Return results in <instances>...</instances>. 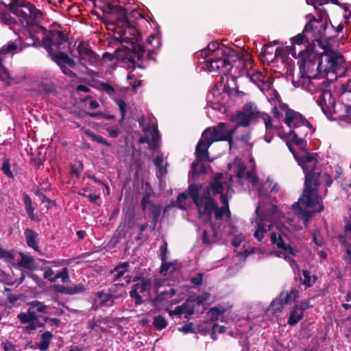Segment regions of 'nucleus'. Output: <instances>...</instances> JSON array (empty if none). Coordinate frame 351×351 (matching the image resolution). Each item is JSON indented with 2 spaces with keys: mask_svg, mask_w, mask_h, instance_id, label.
Returning a JSON list of instances; mask_svg holds the SVG:
<instances>
[{
  "mask_svg": "<svg viewBox=\"0 0 351 351\" xmlns=\"http://www.w3.org/2000/svg\"><path fill=\"white\" fill-rule=\"evenodd\" d=\"M29 305L32 306L37 313L51 314L53 313L52 308L49 306L45 305L40 301H33Z\"/></svg>",
  "mask_w": 351,
  "mask_h": 351,
  "instance_id": "nucleus-26",
  "label": "nucleus"
},
{
  "mask_svg": "<svg viewBox=\"0 0 351 351\" xmlns=\"http://www.w3.org/2000/svg\"><path fill=\"white\" fill-rule=\"evenodd\" d=\"M0 258H4L6 261H10L12 260L14 256L11 252H7L2 248H0Z\"/></svg>",
  "mask_w": 351,
  "mask_h": 351,
  "instance_id": "nucleus-48",
  "label": "nucleus"
},
{
  "mask_svg": "<svg viewBox=\"0 0 351 351\" xmlns=\"http://www.w3.org/2000/svg\"><path fill=\"white\" fill-rule=\"evenodd\" d=\"M229 169H233L236 172L239 178H243L246 177L249 182L252 184V187L250 191H254V189H258V182L256 180L255 176L252 171L245 172V166L240 159H235L232 164H228Z\"/></svg>",
  "mask_w": 351,
  "mask_h": 351,
  "instance_id": "nucleus-13",
  "label": "nucleus"
},
{
  "mask_svg": "<svg viewBox=\"0 0 351 351\" xmlns=\"http://www.w3.org/2000/svg\"><path fill=\"white\" fill-rule=\"evenodd\" d=\"M188 202H189L188 195L186 193H180L177 198V206L181 209H186Z\"/></svg>",
  "mask_w": 351,
  "mask_h": 351,
  "instance_id": "nucleus-38",
  "label": "nucleus"
},
{
  "mask_svg": "<svg viewBox=\"0 0 351 351\" xmlns=\"http://www.w3.org/2000/svg\"><path fill=\"white\" fill-rule=\"evenodd\" d=\"M153 325L156 329L161 330L167 327V322L164 317L158 315L154 318Z\"/></svg>",
  "mask_w": 351,
  "mask_h": 351,
  "instance_id": "nucleus-37",
  "label": "nucleus"
},
{
  "mask_svg": "<svg viewBox=\"0 0 351 351\" xmlns=\"http://www.w3.org/2000/svg\"><path fill=\"white\" fill-rule=\"evenodd\" d=\"M167 244L165 241H164L163 244L160 247V257L162 261H165L167 259Z\"/></svg>",
  "mask_w": 351,
  "mask_h": 351,
  "instance_id": "nucleus-51",
  "label": "nucleus"
},
{
  "mask_svg": "<svg viewBox=\"0 0 351 351\" xmlns=\"http://www.w3.org/2000/svg\"><path fill=\"white\" fill-rule=\"evenodd\" d=\"M346 230L351 232V216L349 217V219L346 218Z\"/></svg>",
  "mask_w": 351,
  "mask_h": 351,
  "instance_id": "nucleus-61",
  "label": "nucleus"
},
{
  "mask_svg": "<svg viewBox=\"0 0 351 351\" xmlns=\"http://www.w3.org/2000/svg\"><path fill=\"white\" fill-rule=\"evenodd\" d=\"M87 134L89 135L90 137L92 138V139L99 143H101V144H104V145H106L107 146H110V143H108L103 137L100 136H97L95 134H94L93 132H88Z\"/></svg>",
  "mask_w": 351,
  "mask_h": 351,
  "instance_id": "nucleus-43",
  "label": "nucleus"
},
{
  "mask_svg": "<svg viewBox=\"0 0 351 351\" xmlns=\"http://www.w3.org/2000/svg\"><path fill=\"white\" fill-rule=\"evenodd\" d=\"M99 103L96 100H90L89 102V108L92 110H95L99 107Z\"/></svg>",
  "mask_w": 351,
  "mask_h": 351,
  "instance_id": "nucleus-57",
  "label": "nucleus"
},
{
  "mask_svg": "<svg viewBox=\"0 0 351 351\" xmlns=\"http://www.w3.org/2000/svg\"><path fill=\"white\" fill-rule=\"evenodd\" d=\"M194 308L193 306H190L189 305L184 304L182 306H177L173 313L183 315L184 318H189V317L193 313Z\"/></svg>",
  "mask_w": 351,
  "mask_h": 351,
  "instance_id": "nucleus-27",
  "label": "nucleus"
},
{
  "mask_svg": "<svg viewBox=\"0 0 351 351\" xmlns=\"http://www.w3.org/2000/svg\"><path fill=\"white\" fill-rule=\"evenodd\" d=\"M52 337L53 335L51 332L49 331H46L44 333H43L40 341L38 345V348L41 351H47L48 350L49 345Z\"/></svg>",
  "mask_w": 351,
  "mask_h": 351,
  "instance_id": "nucleus-30",
  "label": "nucleus"
},
{
  "mask_svg": "<svg viewBox=\"0 0 351 351\" xmlns=\"http://www.w3.org/2000/svg\"><path fill=\"white\" fill-rule=\"evenodd\" d=\"M23 199L25 207L32 205V200L28 195H25Z\"/></svg>",
  "mask_w": 351,
  "mask_h": 351,
  "instance_id": "nucleus-63",
  "label": "nucleus"
},
{
  "mask_svg": "<svg viewBox=\"0 0 351 351\" xmlns=\"http://www.w3.org/2000/svg\"><path fill=\"white\" fill-rule=\"evenodd\" d=\"M234 130L235 128L230 129L224 123H220L217 127L208 128L204 132L196 146V160L192 163L191 166V176L193 178L205 172V167L201 164V161L213 160L208 157V149L210 145L214 141H230Z\"/></svg>",
  "mask_w": 351,
  "mask_h": 351,
  "instance_id": "nucleus-8",
  "label": "nucleus"
},
{
  "mask_svg": "<svg viewBox=\"0 0 351 351\" xmlns=\"http://www.w3.org/2000/svg\"><path fill=\"white\" fill-rule=\"evenodd\" d=\"M27 213L31 219H34V208L32 205L25 207Z\"/></svg>",
  "mask_w": 351,
  "mask_h": 351,
  "instance_id": "nucleus-56",
  "label": "nucleus"
},
{
  "mask_svg": "<svg viewBox=\"0 0 351 351\" xmlns=\"http://www.w3.org/2000/svg\"><path fill=\"white\" fill-rule=\"evenodd\" d=\"M285 122L292 130L287 133L278 132V136L285 140L289 150L293 154L300 166L303 169L304 173H306V189L303 198H302L300 202V204L308 202L310 199L309 198L311 197V195H313L314 201L315 202H314V204H311V206H313L312 208H313L314 210H319L322 209V207L317 200H316V191L311 193V191H310L313 177L308 171V169L317 165V154H311L305 150H302L301 153L297 154L293 147V145L298 146L300 148L302 147L303 139L308 134H311L313 132V127L301 114L293 110H287L285 112ZM308 208H309L310 207Z\"/></svg>",
  "mask_w": 351,
  "mask_h": 351,
  "instance_id": "nucleus-5",
  "label": "nucleus"
},
{
  "mask_svg": "<svg viewBox=\"0 0 351 351\" xmlns=\"http://www.w3.org/2000/svg\"><path fill=\"white\" fill-rule=\"evenodd\" d=\"M346 260L348 263L351 265V245H349L346 249Z\"/></svg>",
  "mask_w": 351,
  "mask_h": 351,
  "instance_id": "nucleus-58",
  "label": "nucleus"
},
{
  "mask_svg": "<svg viewBox=\"0 0 351 351\" xmlns=\"http://www.w3.org/2000/svg\"><path fill=\"white\" fill-rule=\"evenodd\" d=\"M136 282L132 287L130 295L135 300V304L139 305L143 302V297L145 296L152 289V282L148 278L135 277Z\"/></svg>",
  "mask_w": 351,
  "mask_h": 351,
  "instance_id": "nucleus-12",
  "label": "nucleus"
},
{
  "mask_svg": "<svg viewBox=\"0 0 351 351\" xmlns=\"http://www.w3.org/2000/svg\"><path fill=\"white\" fill-rule=\"evenodd\" d=\"M116 103L119 108L122 117H123V116L125 113V111H126V104L125 103L124 101H123L121 99L116 100Z\"/></svg>",
  "mask_w": 351,
  "mask_h": 351,
  "instance_id": "nucleus-53",
  "label": "nucleus"
},
{
  "mask_svg": "<svg viewBox=\"0 0 351 351\" xmlns=\"http://www.w3.org/2000/svg\"><path fill=\"white\" fill-rule=\"evenodd\" d=\"M178 330L180 332H182L183 333H189V332H193V323H188L182 326V327H179L178 328Z\"/></svg>",
  "mask_w": 351,
  "mask_h": 351,
  "instance_id": "nucleus-45",
  "label": "nucleus"
},
{
  "mask_svg": "<svg viewBox=\"0 0 351 351\" xmlns=\"http://www.w3.org/2000/svg\"><path fill=\"white\" fill-rule=\"evenodd\" d=\"M145 141L150 143L152 146L153 144H156L160 138L158 131L154 124L148 125L145 129ZM142 142H144L142 140Z\"/></svg>",
  "mask_w": 351,
  "mask_h": 351,
  "instance_id": "nucleus-19",
  "label": "nucleus"
},
{
  "mask_svg": "<svg viewBox=\"0 0 351 351\" xmlns=\"http://www.w3.org/2000/svg\"><path fill=\"white\" fill-rule=\"evenodd\" d=\"M253 105L251 104L245 106V112H241L237 117V123L239 126L246 127L249 125L251 119L254 116L255 112L252 110Z\"/></svg>",
  "mask_w": 351,
  "mask_h": 351,
  "instance_id": "nucleus-18",
  "label": "nucleus"
},
{
  "mask_svg": "<svg viewBox=\"0 0 351 351\" xmlns=\"http://www.w3.org/2000/svg\"><path fill=\"white\" fill-rule=\"evenodd\" d=\"M28 315L27 313H21L17 317L22 323L29 324L25 326V330L28 332H31L35 330L38 327L39 324H36V323L34 322V321Z\"/></svg>",
  "mask_w": 351,
  "mask_h": 351,
  "instance_id": "nucleus-22",
  "label": "nucleus"
},
{
  "mask_svg": "<svg viewBox=\"0 0 351 351\" xmlns=\"http://www.w3.org/2000/svg\"><path fill=\"white\" fill-rule=\"evenodd\" d=\"M26 241L28 246L32 247L34 250L38 251V247L36 243V234L32 230L27 229L25 232Z\"/></svg>",
  "mask_w": 351,
  "mask_h": 351,
  "instance_id": "nucleus-31",
  "label": "nucleus"
},
{
  "mask_svg": "<svg viewBox=\"0 0 351 351\" xmlns=\"http://www.w3.org/2000/svg\"><path fill=\"white\" fill-rule=\"evenodd\" d=\"M44 278L52 282L56 281V274H55L53 270L49 267H45L44 269Z\"/></svg>",
  "mask_w": 351,
  "mask_h": 351,
  "instance_id": "nucleus-41",
  "label": "nucleus"
},
{
  "mask_svg": "<svg viewBox=\"0 0 351 351\" xmlns=\"http://www.w3.org/2000/svg\"><path fill=\"white\" fill-rule=\"evenodd\" d=\"M141 206H142L143 210H152L154 220H156L158 219V217H159L160 213V208L159 206H158L155 204H153L149 201V197L148 195L143 197V198L141 201Z\"/></svg>",
  "mask_w": 351,
  "mask_h": 351,
  "instance_id": "nucleus-21",
  "label": "nucleus"
},
{
  "mask_svg": "<svg viewBox=\"0 0 351 351\" xmlns=\"http://www.w3.org/2000/svg\"><path fill=\"white\" fill-rule=\"evenodd\" d=\"M271 122L272 119L271 117H267V119H265V126L266 131L265 140L267 143L271 142L274 133L277 130V129L275 127H274Z\"/></svg>",
  "mask_w": 351,
  "mask_h": 351,
  "instance_id": "nucleus-24",
  "label": "nucleus"
},
{
  "mask_svg": "<svg viewBox=\"0 0 351 351\" xmlns=\"http://www.w3.org/2000/svg\"><path fill=\"white\" fill-rule=\"evenodd\" d=\"M95 302L99 303L101 305H112L113 303L112 296L103 291H98Z\"/></svg>",
  "mask_w": 351,
  "mask_h": 351,
  "instance_id": "nucleus-29",
  "label": "nucleus"
},
{
  "mask_svg": "<svg viewBox=\"0 0 351 351\" xmlns=\"http://www.w3.org/2000/svg\"><path fill=\"white\" fill-rule=\"evenodd\" d=\"M86 288L82 285L79 284L72 287H60L58 291L65 294L73 295L84 292Z\"/></svg>",
  "mask_w": 351,
  "mask_h": 351,
  "instance_id": "nucleus-28",
  "label": "nucleus"
},
{
  "mask_svg": "<svg viewBox=\"0 0 351 351\" xmlns=\"http://www.w3.org/2000/svg\"><path fill=\"white\" fill-rule=\"evenodd\" d=\"M329 83L327 82L326 86H317V90L313 92H320V95L317 99V104L321 107L323 113L329 120L333 119V114L335 113V99L330 90L328 89Z\"/></svg>",
  "mask_w": 351,
  "mask_h": 351,
  "instance_id": "nucleus-11",
  "label": "nucleus"
},
{
  "mask_svg": "<svg viewBox=\"0 0 351 351\" xmlns=\"http://www.w3.org/2000/svg\"><path fill=\"white\" fill-rule=\"evenodd\" d=\"M231 179L225 180L222 173L215 175L213 182L204 189L201 184H191L188 193L198 210L199 217L204 223L210 222L203 230L202 242L210 245L221 237V223L227 222L230 216L228 200L233 190Z\"/></svg>",
  "mask_w": 351,
  "mask_h": 351,
  "instance_id": "nucleus-3",
  "label": "nucleus"
},
{
  "mask_svg": "<svg viewBox=\"0 0 351 351\" xmlns=\"http://www.w3.org/2000/svg\"><path fill=\"white\" fill-rule=\"evenodd\" d=\"M244 241V237L241 234L234 236L232 239V245L234 247H237Z\"/></svg>",
  "mask_w": 351,
  "mask_h": 351,
  "instance_id": "nucleus-44",
  "label": "nucleus"
},
{
  "mask_svg": "<svg viewBox=\"0 0 351 351\" xmlns=\"http://www.w3.org/2000/svg\"><path fill=\"white\" fill-rule=\"evenodd\" d=\"M104 89L109 95H112L114 93V88L109 84H104Z\"/></svg>",
  "mask_w": 351,
  "mask_h": 351,
  "instance_id": "nucleus-59",
  "label": "nucleus"
},
{
  "mask_svg": "<svg viewBox=\"0 0 351 351\" xmlns=\"http://www.w3.org/2000/svg\"><path fill=\"white\" fill-rule=\"evenodd\" d=\"M199 56L205 59L203 68L208 72H215L222 75H227L232 69L230 62L233 58L237 57L240 64H243L242 74H245L250 80L255 84L261 91H267L268 95L272 90L269 89V83L265 81V76L262 73L250 70L252 68L251 58L248 52L240 51L236 53L233 49L227 48L217 42L210 43L206 49L201 51Z\"/></svg>",
  "mask_w": 351,
  "mask_h": 351,
  "instance_id": "nucleus-6",
  "label": "nucleus"
},
{
  "mask_svg": "<svg viewBox=\"0 0 351 351\" xmlns=\"http://www.w3.org/2000/svg\"><path fill=\"white\" fill-rule=\"evenodd\" d=\"M147 44L152 46L154 49L160 48L161 45V40L158 34L150 35L147 39Z\"/></svg>",
  "mask_w": 351,
  "mask_h": 351,
  "instance_id": "nucleus-35",
  "label": "nucleus"
},
{
  "mask_svg": "<svg viewBox=\"0 0 351 351\" xmlns=\"http://www.w3.org/2000/svg\"><path fill=\"white\" fill-rule=\"evenodd\" d=\"M317 254L319 256L320 258L326 259L328 256V250H322L321 251L318 252Z\"/></svg>",
  "mask_w": 351,
  "mask_h": 351,
  "instance_id": "nucleus-60",
  "label": "nucleus"
},
{
  "mask_svg": "<svg viewBox=\"0 0 351 351\" xmlns=\"http://www.w3.org/2000/svg\"><path fill=\"white\" fill-rule=\"evenodd\" d=\"M309 306V302L307 300L302 301L300 304H295L293 310L290 312L288 324L293 326L298 323L302 319L304 312L307 310Z\"/></svg>",
  "mask_w": 351,
  "mask_h": 351,
  "instance_id": "nucleus-16",
  "label": "nucleus"
},
{
  "mask_svg": "<svg viewBox=\"0 0 351 351\" xmlns=\"http://www.w3.org/2000/svg\"><path fill=\"white\" fill-rule=\"evenodd\" d=\"M319 232L318 231H315L313 233V241L317 246L321 247L323 245L324 242L322 239H319Z\"/></svg>",
  "mask_w": 351,
  "mask_h": 351,
  "instance_id": "nucleus-49",
  "label": "nucleus"
},
{
  "mask_svg": "<svg viewBox=\"0 0 351 351\" xmlns=\"http://www.w3.org/2000/svg\"><path fill=\"white\" fill-rule=\"evenodd\" d=\"M210 294L208 293H204L201 295L197 297L196 301L199 304H207L209 298H210Z\"/></svg>",
  "mask_w": 351,
  "mask_h": 351,
  "instance_id": "nucleus-46",
  "label": "nucleus"
},
{
  "mask_svg": "<svg viewBox=\"0 0 351 351\" xmlns=\"http://www.w3.org/2000/svg\"><path fill=\"white\" fill-rule=\"evenodd\" d=\"M302 60L299 62L300 76L292 78L295 87H301L313 94L317 86H326L327 80L322 77L329 72L336 73L344 68V59L337 50H335L329 43L320 48L300 51Z\"/></svg>",
  "mask_w": 351,
  "mask_h": 351,
  "instance_id": "nucleus-4",
  "label": "nucleus"
},
{
  "mask_svg": "<svg viewBox=\"0 0 351 351\" xmlns=\"http://www.w3.org/2000/svg\"><path fill=\"white\" fill-rule=\"evenodd\" d=\"M220 84H216L207 95V106L223 114L226 111L225 103L229 97L230 88L223 83L224 77H220Z\"/></svg>",
  "mask_w": 351,
  "mask_h": 351,
  "instance_id": "nucleus-10",
  "label": "nucleus"
},
{
  "mask_svg": "<svg viewBox=\"0 0 351 351\" xmlns=\"http://www.w3.org/2000/svg\"><path fill=\"white\" fill-rule=\"evenodd\" d=\"M127 10H119V16L109 21L106 23L107 29L114 32L113 38L121 43L128 44L130 47H126L123 51L117 49L112 54L106 52L103 54V58L112 60L117 59L118 61L125 62L128 60L132 66L145 67L138 64V61H145L152 59L150 49L145 50L144 47L138 42L141 36L136 27L129 22L127 16Z\"/></svg>",
  "mask_w": 351,
  "mask_h": 351,
  "instance_id": "nucleus-7",
  "label": "nucleus"
},
{
  "mask_svg": "<svg viewBox=\"0 0 351 351\" xmlns=\"http://www.w3.org/2000/svg\"><path fill=\"white\" fill-rule=\"evenodd\" d=\"M21 258L18 261L19 266L23 267L29 270L33 269L34 267V260L32 257L20 254Z\"/></svg>",
  "mask_w": 351,
  "mask_h": 351,
  "instance_id": "nucleus-32",
  "label": "nucleus"
},
{
  "mask_svg": "<svg viewBox=\"0 0 351 351\" xmlns=\"http://www.w3.org/2000/svg\"><path fill=\"white\" fill-rule=\"evenodd\" d=\"M327 27V19L325 15L322 16L318 20L311 19L305 25L303 34H299L291 38L292 45H300L305 42H311L313 45V49L315 45L318 49L326 45L328 43L324 38Z\"/></svg>",
  "mask_w": 351,
  "mask_h": 351,
  "instance_id": "nucleus-9",
  "label": "nucleus"
},
{
  "mask_svg": "<svg viewBox=\"0 0 351 351\" xmlns=\"http://www.w3.org/2000/svg\"><path fill=\"white\" fill-rule=\"evenodd\" d=\"M77 51L82 64H85L88 62L90 65H95L98 62V56L87 44L80 43L77 47Z\"/></svg>",
  "mask_w": 351,
  "mask_h": 351,
  "instance_id": "nucleus-14",
  "label": "nucleus"
},
{
  "mask_svg": "<svg viewBox=\"0 0 351 351\" xmlns=\"http://www.w3.org/2000/svg\"><path fill=\"white\" fill-rule=\"evenodd\" d=\"M128 263H122L119 264L112 271L114 281H118L122 278L123 280V282L117 284V285L123 287L131 282V277L128 272Z\"/></svg>",
  "mask_w": 351,
  "mask_h": 351,
  "instance_id": "nucleus-15",
  "label": "nucleus"
},
{
  "mask_svg": "<svg viewBox=\"0 0 351 351\" xmlns=\"http://www.w3.org/2000/svg\"><path fill=\"white\" fill-rule=\"evenodd\" d=\"M202 281V274H198L196 276L193 277L192 279H191V282L195 285H200L201 282Z\"/></svg>",
  "mask_w": 351,
  "mask_h": 351,
  "instance_id": "nucleus-55",
  "label": "nucleus"
},
{
  "mask_svg": "<svg viewBox=\"0 0 351 351\" xmlns=\"http://www.w3.org/2000/svg\"><path fill=\"white\" fill-rule=\"evenodd\" d=\"M153 161L157 169L156 176L159 179H160L167 173V162L159 151L156 152V155L154 156Z\"/></svg>",
  "mask_w": 351,
  "mask_h": 351,
  "instance_id": "nucleus-17",
  "label": "nucleus"
},
{
  "mask_svg": "<svg viewBox=\"0 0 351 351\" xmlns=\"http://www.w3.org/2000/svg\"><path fill=\"white\" fill-rule=\"evenodd\" d=\"M342 174V170L340 167H336V169H335V175L334 176V178L335 179H338L339 178L341 177Z\"/></svg>",
  "mask_w": 351,
  "mask_h": 351,
  "instance_id": "nucleus-62",
  "label": "nucleus"
},
{
  "mask_svg": "<svg viewBox=\"0 0 351 351\" xmlns=\"http://www.w3.org/2000/svg\"><path fill=\"white\" fill-rule=\"evenodd\" d=\"M286 305L284 300L282 299L281 295H280L278 298L274 300L270 304L267 312L271 313H276L280 312L283 307Z\"/></svg>",
  "mask_w": 351,
  "mask_h": 351,
  "instance_id": "nucleus-25",
  "label": "nucleus"
},
{
  "mask_svg": "<svg viewBox=\"0 0 351 351\" xmlns=\"http://www.w3.org/2000/svg\"><path fill=\"white\" fill-rule=\"evenodd\" d=\"M107 132L110 137L115 138L119 134V129L118 127H108Z\"/></svg>",
  "mask_w": 351,
  "mask_h": 351,
  "instance_id": "nucleus-50",
  "label": "nucleus"
},
{
  "mask_svg": "<svg viewBox=\"0 0 351 351\" xmlns=\"http://www.w3.org/2000/svg\"><path fill=\"white\" fill-rule=\"evenodd\" d=\"M4 351H16V346L11 342L3 343Z\"/></svg>",
  "mask_w": 351,
  "mask_h": 351,
  "instance_id": "nucleus-54",
  "label": "nucleus"
},
{
  "mask_svg": "<svg viewBox=\"0 0 351 351\" xmlns=\"http://www.w3.org/2000/svg\"><path fill=\"white\" fill-rule=\"evenodd\" d=\"M41 12L33 4L25 0H11L8 5L0 0V21L11 27L13 31L19 34L21 45L9 42L0 49V79L10 78L8 71L3 66L7 56L14 51H21L22 45L27 46H40V37L43 38V45L48 53L61 68L62 72L69 76H74L72 69L75 66L74 60L64 51L69 49L68 38L58 31L46 33L45 29L38 24Z\"/></svg>",
  "mask_w": 351,
  "mask_h": 351,
  "instance_id": "nucleus-2",
  "label": "nucleus"
},
{
  "mask_svg": "<svg viewBox=\"0 0 351 351\" xmlns=\"http://www.w3.org/2000/svg\"><path fill=\"white\" fill-rule=\"evenodd\" d=\"M1 170L8 178H14V174L10 169V162L8 159H3Z\"/></svg>",
  "mask_w": 351,
  "mask_h": 351,
  "instance_id": "nucleus-40",
  "label": "nucleus"
},
{
  "mask_svg": "<svg viewBox=\"0 0 351 351\" xmlns=\"http://www.w3.org/2000/svg\"><path fill=\"white\" fill-rule=\"evenodd\" d=\"M265 252L264 249L260 247H252L250 250H245L243 252L238 253V256H240L241 259L245 261L247 256L251 254H263Z\"/></svg>",
  "mask_w": 351,
  "mask_h": 351,
  "instance_id": "nucleus-36",
  "label": "nucleus"
},
{
  "mask_svg": "<svg viewBox=\"0 0 351 351\" xmlns=\"http://www.w3.org/2000/svg\"><path fill=\"white\" fill-rule=\"evenodd\" d=\"M225 332V328L223 326H219L218 324H215L213 326V331L211 332V337L213 339H215L216 337H215V335L216 332L219 333H223Z\"/></svg>",
  "mask_w": 351,
  "mask_h": 351,
  "instance_id": "nucleus-47",
  "label": "nucleus"
},
{
  "mask_svg": "<svg viewBox=\"0 0 351 351\" xmlns=\"http://www.w3.org/2000/svg\"><path fill=\"white\" fill-rule=\"evenodd\" d=\"M58 278H61L63 282H67L69 281V274L66 267H64L61 271L56 274V280Z\"/></svg>",
  "mask_w": 351,
  "mask_h": 351,
  "instance_id": "nucleus-42",
  "label": "nucleus"
},
{
  "mask_svg": "<svg viewBox=\"0 0 351 351\" xmlns=\"http://www.w3.org/2000/svg\"><path fill=\"white\" fill-rule=\"evenodd\" d=\"M27 313L29 315L28 316H29L34 321V322L36 323V324H38L39 322L38 320L37 313H36L31 305H29Z\"/></svg>",
  "mask_w": 351,
  "mask_h": 351,
  "instance_id": "nucleus-52",
  "label": "nucleus"
},
{
  "mask_svg": "<svg viewBox=\"0 0 351 351\" xmlns=\"http://www.w3.org/2000/svg\"><path fill=\"white\" fill-rule=\"evenodd\" d=\"M178 268V263L177 261L167 262L162 261L160 272L163 276L169 277L174 271Z\"/></svg>",
  "mask_w": 351,
  "mask_h": 351,
  "instance_id": "nucleus-23",
  "label": "nucleus"
},
{
  "mask_svg": "<svg viewBox=\"0 0 351 351\" xmlns=\"http://www.w3.org/2000/svg\"><path fill=\"white\" fill-rule=\"evenodd\" d=\"M282 299L284 300L286 304L293 302L298 298V291L295 289H292L289 292H282L280 294Z\"/></svg>",
  "mask_w": 351,
  "mask_h": 351,
  "instance_id": "nucleus-34",
  "label": "nucleus"
},
{
  "mask_svg": "<svg viewBox=\"0 0 351 351\" xmlns=\"http://www.w3.org/2000/svg\"><path fill=\"white\" fill-rule=\"evenodd\" d=\"M224 312L223 310L221 311L219 308L214 307L208 312V316L213 321H223Z\"/></svg>",
  "mask_w": 351,
  "mask_h": 351,
  "instance_id": "nucleus-33",
  "label": "nucleus"
},
{
  "mask_svg": "<svg viewBox=\"0 0 351 351\" xmlns=\"http://www.w3.org/2000/svg\"><path fill=\"white\" fill-rule=\"evenodd\" d=\"M332 3L336 5H339L342 9L344 10L345 13L343 14L344 18L348 19L351 16L350 12V5L346 3H340L338 0H306V3L308 4H313L314 3H317L319 5L326 4L328 3Z\"/></svg>",
  "mask_w": 351,
  "mask_h": 351,
  "instance_id": "nucleus-20",
  "label": "nucleus"
},
{
  "mask_svg": "<svg viewBox=\"0 0 351 351\" xmlns=\"http://www.w3.org/2000/svg\"><path fill=\"white\" fill-rule=\"evenodd\" d=\"M308 171L313 177L310 191L311 193L316 191V200L322 207L319 210L308 208L311 207V204H314L313 195H311V197L308 202L300 204V202L303 198L306 189V183L302 196L292 205V210L295 216L291 213H287V216L285 215L286 208L282 207L279 209L271 199L270 196L279 191L280 186L278 183H274L271 186L272 182L268 179L264 184L258 182V189H254L260 198L259 204L256 209V218L252 221L255 228L254 237L257 241H262L265 235L270 231L271 243L282 250L281 252H275L274 254L278 257H282L293 268H298V266L291 256H296L299 251L292 241V233L306 226L313 213H320L323 210L321 185L323 184L325 186L324 191V195H325L327 193V187H329L332 182L330 176L325 172L321 173L317 169L316 165L308 169ZM304 174L306 175L305 173Z\"/></svg>",
  "mask_w": 351,
  "mask_h": 351,
  "instance_id": "nucleus-1",
  "label": "nucleus"
},
{
  "mask_svg": "<svg viewBox=\"0 0 351 351\" xmlns=\"http://www.w3.org/2000/svg\"><path fill=\"white\" fill-rule=\"evenodd\" d=\"M88 197L91 202H95L99 198V195L96 194H90Z\"/></svg>",
  "mask_w": 351,
  "mask_h": 351,
  "instance_id": "nucleus-64",
  "label": "nucleus"
},
{
  "mask_svg": "<svg viewBox=\"0 0 351 351\" xmlns=\"http://www.w3.org/2000/svg\"><path fill=\"white\" fill-rule=\"evenodd\" d=\"M316 278L315 276H311L310 272L307 270L303 271V279L302 283L306 287H311L313 282H315Z\"/></svg>",
  "mask_w": 351,
  "mask_h": 351,
  "instance_id": "nucleus-39",
  "label": "nucleus"
}]
</instances>
